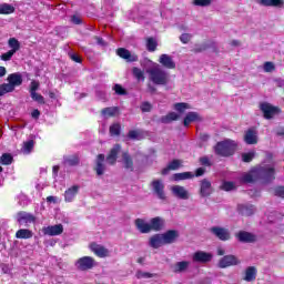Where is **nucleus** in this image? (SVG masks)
<instances>
[{
  "mask_svg": "<svg viewBox=\"0 0 284 284\" xmlns=\"http://www.w3.org/2000/svg\"><path fill=\"white\" fill-rule=\"evenodd\" d=\"M276 171L274 170V164H261L252 169L248 173L242 175L243 183H254V181H264L265 183H270L276 179L274 176Z\"/></svg>",
  "mask_w": 284,
  "mask_h": 284,
  "instance_id": "1",
  "label": "nucleus"
},
{
  "mask_svg": "<svg viewBox=\"0 0 284 284\" xmlns=\"http://www.w3.org/2000/svg\"><path fill=\"white\" fill-rule=\"evenodd\" d=\"M146 74H149V80H151L154 85H168V83H170V73L158 63L148 68Z\"/></svg>",
  "mask_w": 284,
  "mask_h": 284,
  "instance_id": "2",
  "label": "nucleus"
},
{
  "mask_svg": "<svg viewBox=\"0 0 284 284\" xmlns=\"http://www.w3.org/2000/svg\"><path fill=\"white\" fill-rule=\"evenodd\" d=\"M237 145L236 141L224 140L215 145V154H219L220 156H232V154L236 152Z\"/></svg>",
  "mask_w": 284,
  "mask_h": 284,
  "instance_id": "3",
  "label": "nucleus"
},
{
  "mask_svg": "<svg viewBox=\"0 0 284 284\" xmlns=\"http://www.w3.org/2000/svg\"><path fill=\"white\" fill-rule=\"evenodd\" d=\"M97 265H99V263L97 260H94V257L91 256L80 257L75 262V267L80 270V272H88V270H93V267H97Z\"/></svg>",
  "mask_w": 284,
  "mask_h": 284,
  "instance_id": "4",
  "label": "nucleus"
},
{
  "mask_svg": "<svg viewBox=\"0 0 284 284\" xmlns=\"http://www.w3.org/2000/svg\"><path fill=\"white\" fill-rule=\"evenodd\" d=\"M16 219L19 225L23 227H30L37 223V216L26 211L18 212Z\"/></svg>",
  "mask_w": 284,
  "mask_h": 284,
  "instance_id": "5",
  "label": "nucleus"
},
{
  "mask_svg": "<svg viewBox=\"0 0 284 284\" xmlns=\"http://www.w3.org/2000/svg\"><path fill=\"white\" fill-rule=\"evenodd\" d=\"M236 265H241V260L232 254L224 255L217 262V267H220V270H226V267H234Z\"/></svg>",
  "mask_w": 284,
  "mask_h": 284,
  "instance_id": "6",
  "label": "nucleus"
},
{
  "mask_svg": "<svg viewBox=\"0 0 284 284\" xmlns=\"http://www.w3.org/2000/svg\"><path fill=\"white\" fill-rule=\"evenodd\" d=\"M211 234L213 236H216L220 241H230L232 239V234L230 233V230L221 226H213L210 229Z\"/></svg>",
  "mask_w": 284,
  "mask_h": 284,
  "instance_id": "7",
  "label": "nucleus"
},
{
  "mask_svg": "<svg viewBox=\"0 0 284 284\" xmlns=\"http://www.w3.org/2000/svg\"><path fill=\"white\" fill-rule=\"evenodd\" d=\"M171 192L175 199H180L181 201H187L190 199V191L185 186L173 185L171 186Z\"/></svg>",
  "mask_w": 284,
  "mask_h": 284,
  "instance_id": "8",
  "label": "nucleus"
},
{
  "mask_svg": "<svg viewBox=\"0 0 284 284\" xmlns=\"http://www.w3.org/2000/svg\"><path fill=\"white\" fill-rule=\"evenodd\" d=\"M260 109L264 114V119H273L275 114H278L281 112V109L273 106L270 103H262L260 105Z\"/></svg>",
  "mask_w": 284,
  "mask_h": 284,
  "instance_id": "9",
  "label": "nucleus"
},
{
  "mask_svg": "<svg viewBox=\"0 0 284 284\" xmlns=\"http://www.w3.org/2000/svg\"><path fill=\"white\" fill-rule=\"evenodd\" d=\"M201 121H203L201 114H199V112L192 111L186 113V115L184 116L183 125L184 128H190L192 123H201Z\"/></svg>",
  "mask_w": 284,
  "mask_h": 284,
  "instance_id": "10",
  "label": "nucleus"
},
{
  "mask_svg": "<svg viewBox=\"0 0 284 284\" xmlns=\"http://www.w3.org/2000/svg\"><path fill=\"white\" fill-rule=\"evenodd\" d=\"M89 247H90L91 252H93V254H95V256H99V258H105V257L110 256V251L101 244L92 243V244H90Z\"/></svg>",
  "mask_w": 284,
  "mask_h": 284,
  "instance_id": "11",
  "label": "nucleus"
},
{
  "mask_svg": "<svg viewBox=\"0 0 284 284\" xmlns=\"http://www.w3.org/2000/svg\"><path fill=\"white\" fill-rule=\"evenodd\" d=\"M152 187H153V192H154V194H156L158 199L165 201V185L163 184V181H161V180L153 181Z\"/></svg>",
  "mask_w": 284,
  "mask_h": 284,
  "instance_id": "12",
  "label": "nucleus"
},
{
  "mask_svg": "<svg viewBox=\"0 0 284 284\" xmlns=\"http://www.w3.org/2000/svg\"><path fill=\"white\" fill-rule=\"evenodd\" d=\"M116 54H118V57H120L121 59H124L129 63H134V61H139V55H136L123 48L118 49Z\"/></svg>",
  "mask_w": 284,
  "mask_h": 284,
  "instance_id": "13",
  "label": "nucleus"
},
{
  "mask_svg": "<svg viewBox=\"0 0 284 284\" xmlns=\"http://www.w3.org/2000/svg\"><path fill=\"white\" fill-rule=\"evenodd\" d=\"M119 154H121V146L120 144H115L106 156V163H109V165H114L116 163V159H119Z\"/></svg>",
  "mask_w": 284,
  "mask_h": 284,
  "instance_id": "14",
  "label": "nucleus"
},
{
  "mask_svg": "<svg viewBox=\"0 0 284 284\" xmlns=\"http://www.w3.org/2000/svg\"><path fill=\"white\" fill-rule=\"evenodd\" d=\"M244 141L247 145H256L258 143V133L254 129H248L244 134Z\"/></svg>",
  "mask_w": 284,
  "mask_h": 284,
  "instance_id": "15",
  "label": "nucleus"
},
{
  "mask_svg": "<svg viewBox=\"0 0 284 284\" xmlns=\"http://www.w3.org/2000/svg\"><path fill=\"white\" fill-rule=\"evenodd\" d=\"M149 225L151 232H161V230H163V226L165 225V220H163V217L160 216L152 217L149 221Z\"/></svg>",
  "mask_w": 284,
  "mask_h": 284,
  "instance_id": "16",
  "label": "nucleus"
},
{
  "mask_svg": "<svg viewBox=\"0 0 284 284\" xmlns=\"http://www.w3.org/2000/svg\"><path fill=\"white\" fill-rule=\"evenodd\" d=\"M159 63H161V65L168 70H174V68H176V62H174L172 55L165 53L160 55Z\"/></svg>",
  "mask_w": 284,
  "mask_h": 284,
  "instance_id": "17",
  "label": "nucleus"
},
{
  "mask_svg": "<svg viewBox=\"0 0 284 284\" xmlns=\"http://www.w3.org/2000/svg\"><path fill=\"white\" fill-rule=\"evenodd\" d=\"M212 253H205L203 251H197L193 254L194 263H210L212 261Z\"/></svg>",
  "mask_w": 284,
  "mask_h": 284,
  "instance_id": "18",
  "label": "nucleus"
},
{
  "mask_svg": "<svg viewBox=\"0 0 284 284\" xmlns=\"http://www.w3.org/2000/svg\"><path fill=\"white\" fill-rule=\"evenodd\" d=\"M8 84L11 89L19 88L23 83V77L20 73H11L7 78Z\"/></svg>",
  "mask_w": 284,
  "mask_h": 284,
  "instance_id": "19",
  "label": "nucleus"
},
{
  "mask_svg": "<svg viewBox=\"0 0 284 284\" xmlns=\"http://www.w3.org/2000/svg\"><path fill=\"white\" fill-rule=\"evenodd\" d=\"M95 172L98 176L105 174V155L99 154L95 160Z\"/></svg>",
  "mask_w": 284,
  "mask_h": 284,
  "instance_id": "20",
  "label": "nucleus"
},
{
  "mask_svg": "<svg viewBox=\"0 0 284 284\" xmlns=\"http://www.w3.org/2000/svg\"><path fill=\"white\" fill-rule=\"evenodd\" d=\"M211 194H212V183L207 179L202 180L200 182V195L205 199Z\"/></svg>",
  "mask_w": 284,
  "mask_h": 284,
  "instance_id": "21",
  "label": "nucleus"
},
{
  "mask_svg": "<svg viewBox=\"0 0 284 284\" xmlns=\"http://www.w3.org/2000/svg\"><path fill=\"white\" fill-rule=\"evenodd\" d=\"M134 225L141 234H150L151 232L150 222L145 221L144 219H136L134 221Z\"/></svg>",
  "mask_w": 284,
  "mask_h": 284,
  "instance_id": "22",
  "label": "nucleus"
},
{
  "mask_svg": "<svg viewBox=\"0 0 284 284\" xmlns=\"http://www.w3.org/2000/svg\"><path fill=\"white\" fill-rule=\"evenodd\" d=\"M257 274L258 271L256 270V266H248L244 271L243 280L246 281V283H254V281H256Z\"/></svg>",
  "mask_w": 284,
  "mask_h": 284,
  "instance_id": "23",
  "label": "nucleus"
},
{
  "mask_svg": "<svg viewBox=\"0 0 284 284\" xmlns=\"http://www.w3.org/2000/svg\"><path fill=\"white\" fill-rule=\"evenodd\" d=\"M236 239L241 242V243H254L256 242V235L250 233V232H245V231H240L236 234Z\"/></svg>",
  "mask_w": 284,
  "mask_h": 284,
  "instance_id": "24",
  "label": "nucleus"
},
{
  "mask_svg": "<svg viewBox=\"0 0 284 284\" xmlns=\"http://www.w3.org/2000/svg\"><path fill=\"white\" fill-rule=\"evenodd\" d=\"M43 233L48 236H59V234H63V225L55 224L52 226H47L43 229Z\"/></svg>",
  "mask_w": 284,
  "mask_h": 284,
  "instance_id": "25",
  "label": "nucleus"
},
{
  "mask_svg": "<svg viewBox=\"0 0 284 284\" xmlns=\"http://www.w3.org/2000/svg\"><path fill=\"white\" fill-rule=\"evenodd\" d=\"M150 247H153V250H159V247H162V245H165V242L163 241L162 234H155L152 235L149 240Z\"/></svg>",
  "mask_w": 284,
  "mask_h": 284,
  "instance_id": "26",
  "label": "nucleus"
},
{
  "mask_svg": "<svg viewBox=\"0 0 284 284\" xmlns=\"http://www.w3.org/2000/svg\"><path fill=\"white\" fill-rule=\"evenodd\" d=\"M162 239L164 241V245H171V243H175L176 239H179V232L171 230L162 234Z\"/></svg>",
  "mask_w": 284,
  "mask_h": 284,
  "instance_id": "27",
  "label": "nucleus"
},
{
  "mask_svg": "<svg viewBox=\"0 0 284 284\" xmlns=\"http://www.w3.org/2000/svg\"><path fill=\"white\" fill-rule=\"evenodd\" d=\"M189 268H190L189 261L176 262L175 264L172 265V270L175 274H181L183 272H187Z\"/></svg>",
  "mask_w": 284,
  "mask_h": 284,
  "instance_id": "28",
  "label": "nucleus"
},
{
  "mask_svg": "<svg viewBox=\"0 0 284 284\" xmlns=\"http://www.w3.org/2000/svg\"><path fill=\"white\" fill-rule=\"evenodd\" d=\"M122 163L125 170H134V162L128 152H122Z\"/></svg>",
  "mask_w": 284,
  "mask_h": 284,
  "instance_id": "29",
  "label": "nucleus"
},
{
  "mask_svg": "<svg viewBox=\"0 0 284 284\" xmlns=\"http://www.w3.org/2000/svg\"><path fill=\"white\" fill-rule=\"evenodd\" d=\"M239 212L243 216H252V214H254V205H251V204H240L239 205Z\"/></svg>",
  "mask_w": 284,
  "mask_h": 284,
  "instance_id": "30",
  "label": "nucleus"
},
{
  "mask_svg": "<svg viewBox=\"0 0 284 284\" xmlns=\"http://www.w3.org/2000/svg\"><path fill=\"white\" fill-rule=\"evenodd\" d=\"M181 165H183V162L181 160H173L165 169L162 170V174H169L170 170H179Z\"/></svg>",
  "mask_w": 284,
  "mask_h": 284,
  "instance_id": "31",
  "label": "nucleus"
},
{
  "mask_svg": "<svg viewBox=\"0 0 284 284\" xmlns=\"http://www.w3.org/2000/svg\"><path fill=\"white\" fill-rule=\"evenodd\" d=\"M34 235V233H32L31 230L29 229H20L16 232V239H32V236Z\"/></svg>",
  "mask_w": 284,
  "mask_h": 284,
  "instance_id": "32",
  "label": "nucleus"
},
{
  "mask_svg": "<svg viewBox=\"0 0 284 284\" xmlns=\"http://www.w3.org/2000/svg\"><path fill=\"white\" fill-rule=\"evenodd\" d=\"M187 179H194V173L183 172V173H175L173 175V181H187Z\"/></svg>",
  "mask_w": 284,
  "mask_h": 284,
  "instance_id": "33",
  "label": "nucleus"
},
{
  "mask_svg": "<svg viewBox=\"0 0 284 284\" xmlns=\"http://www.w3.org/2000/svg\"><path fill=\"white\" fill-rule=\"evenodd\" d=\"M257 3H260V6L281 8L283 6V0H257Z\"/></svg>",
  "mask_w": 284,
  "mask_h": 284,
  "instance_id": "34",
  "label": "nucleus"
},
{
  "mask_svg": "<svg viewBox=\"0 0 284 284\" xmlns=\"http://www.w3.org/2000/svg\"><path fill=\"white\" fill-rule=\"evenodd\" d=\"M8 45L9 48H11V51L16 54L17 52H19V50H21V43L19 42V40H17V38H10L8 41Z\"/></svg>",
  "mask_w": 284,
  "mask_h": 284,
  "instance_id": "35",
  "label": "nucleus"
},
{
  "mask_svg": "<svg viewBox=\"0 0 284 284\" xmlns=\"http://www.w3.org/2000/svg\"><path fill=\"white\" fill-rule=\"evenodd\" d=\"M173 110H175L180 114H183V112H185V110H192V106L189 103L179 102V103L173 104Z\"/></svg>",
  "mask_w": 284,
  "mask_h": 284,
  "instance_id": "36",
  "label": "nucleus"
},
{
  "mask_svg": "<svg viewBox=\"0 0 284 284\" xmlns=\"http://www.w3.org/2000/svg\"><path fill=\"white\" fill-rule=\"evenodd\" d=\"M13 162H14V158L10 153H3L0 156L1 165H12Z\"/></svg>",
  "mask_w": 284,
  "mask_h": 284,
  "instance_id": "37",
  "label": "nucleus"
},
{
  "mask_svg": "<svg viewBox=\"0 0 284 284\" xmlns=\"http://www.w3.org/2000/svg\"><path fill=\"white\" fill-rule=\"evenodd\" d=\"M118 112L119 108L110 106L102 110V115H104L105 119H109V116H115Z\"/></svg>",
  "mask_w": 284,
  "mask_h": 284,
  "instance_id": "38",
  "label": "nucleus"
},
{
  "mask_svg": "<svg viewBox=\"0 0 284 284\" xmlns=\"http://www.w3.org/2000/svg\"><path fill=\"white\" fill-rule=\"evenodd\" d=\"M14 7L12 4L2 3L0 4V14H13Z\"/></svg>",
  "mask_w": 284,
  "mask_h": 284,
  "instance_id": "39",
  "label": "nucleus"
},
{
  "mask_svg": "<svg viewBox=\"0 0 284 284\" xmlns=\"http://www.w3.org/2000/svg\"><path fill=\"white\" fill-rule=\"evenodd\" d=\"M171 121H179V113L170 112L168 115L162 118V123H171Z\"/></svg>",
  "mask_w": 284,
  "mask_h": 284,
  "instance_id": "40",
  "label": "nucleus"
},
{
  "mask_svg": "<svg viewBox=\"0 0 284 284\" xmlns=\"http://www.w3.org/2000/svg\"><path fill=\"white\" fill-rule=\"evenodd\" d=\"M30 95H31V99L37 103H39L40 105H45V98H43V95H41L40 93L33 92V93H30Z\"/></svg>",
  "mask_w": 284,
  "mask_h": 284,
  "instance_id": "41",
  "label": "nucleus"
},
{
  "mask_svg": "<svg viewBox=\"0 0 284 284\" xmlns=\"http://www.w3.org/2000/svg\"><path fill=\"white\" fill-rule=\"evenodd\" d=\"M111 136H119L121 134V124L114 123L110 126Z\"/></svg>",
  "mask_w": 284,
  "mask_h": 284,
  "instance_id": "42",
  "label": "nucleus"
},
{
  "mask_svg": "<svg viewBox=\"0 0 284 284\" xmlns=\"http://www.w3.org/2000/svg\"><path fill=\"white\" fill-rule=\"evenodd\" d=\"M10 92H14V90L8 83L0 84V97H4V94Z\"/></svg>",
  "mask_w": 284,
  "mask_h": 284,
  "instance_id": "43",
  "label": "nucleus"
},
{
  "mask_svg": "<svg viewBox=\"0 0 284 284\" xmlns=\"http://www.w3.org/2000/svg\"><path fill=\"white\" fill-rule=\"evenodd\" d=\"M135 276H136V278H154V276H156V274L138 271Z\"/></svg>",
  "mask_w": 284,
  "mask_h": 284,
  "instance_id": "44",
  "label": "nucleus"
},
{
  "mask_svg": "<svg viewBox=\"0 0 284 284\" xmlns=\"http://www.w3.org/2000/svg\"><path fill=\"white\" fill-rule=\"evenodd\" d=\"M146 48L149 52H154L156 50V40H154L153 38H149L146 40Z\"/></svg>",
  "mask_w": 284,
  "mask_h": 284,
  "instance_id": "45",
  "label": "nucleus"
},
{
  "mask_svg": "<svg viewBox=\"0 0 284 284\" xmlns=\"http://www.w3.org/2000/svg\"><path fill=\"white\" fill-rule=\"evenodd\" d=\"M236 189V184L234 182H223L222 190L225 192H232V190Z\"/></svg>",
  "mask_w": 284,
  "mask_h": 284,
  "instance_id": "46",
  "label": "nucleus"
},
{
  "mask_svg": "<svg viewBox=\"0 0 284 284\" xmlns=\"http://www.w3.org/2000/svg\"><path fill=\"white\" fill-rule=\"evenodd\" d=\"M211 4H212V0H193V6H200L202 8H205Z\"/></svg>",
  "mask_w": 284,
  "mask_h": 284,
  "instance_id": "47",
  "label": "nucleus"
},
{
  "mask_svg": "<svg viewBox=\"0 0 284 284\" xmlns=\"http://www.w3.org/2000/svg\"><path fill=\"white\" fill-rule=\"evenodd\" d=\"M14 54H16L14 51L9 50L8 52L2 53L0 55V59H1V61H10L12 59V57H14Z\"/></svg>",
  "mask_w": 284,
  "mask_h": 284,
  "instance_id": "48",
  "label": "nucleus"
},
{
  "mask_svg": "<svg viewBox=\"0 0 284 284\" xmlns=\"http://www.w3.org/2000/svg\"><path fill=\"white\" fill-rule=\"evenodd\" d=\"M254 154H255L254 151L244 153L242 154V160L244 161V163H250L252 159H254Z\"/></svg>",
  "mask_w": 284,
  "mask_h": 284,
  "instance_id": "49",
  "label": "nucleus"
},
{
  "mask_svg": "<svg viewBox=\"0 0 284 284\" xmlns=\"http://www.w3.org/2000/svg\"><path fill=\"white\" fill-rule=\"evenodd\" d=\"M133 74L136 79H139V81H143L145 79V77H143V71L139 68H133Z\"/></svg>",
  "mask_w": 284,
  "mask_h": 284,
  "instance_id": "50",
  "label": "nucleus"
},
{
  "mask_svg": "<svg viewBox=\"0 0 284 284\" xmlns=\"http://www.w3.org/2000/svg\"><path fill=\"white\" fill-rule=\"evenodd\" d=\"M129 139H135L136 141H139L141 139V131H130L128 134Z\"/></svg>",
  "mask_w": 284,
  "mask_h": 284,
  "instance_id": "51",
  "label": "nucleus"
},
{
  "mask_svg": "<svg viewBox=\"0 0 284 284\" xmlns=\"http://www.w3.org/2000/svg\"><path fill=\"white\" fill-rule=\"evenodd\" d=\"M33 149H34L33 140H29V141L24 142V152H32Z\"/></svg>",
  "mask_w": 284,
  "mask_h": 284,
  "instance_id": "52",
  "label": "nucleus"
},
{
  "mask_svg": "<svg viewBox=\"0 0 284 284\" xmlns=\"http://www.w3.org/2000/svg\"><path fill=\"white\" fill-rule=\"evenodd\" d=\"M39 81L32 80L30 84V94L37 92L39 90Z\"/></svg>",
  "mask_w": 284,
  "mask_h": 284,
  "instance_id": "53",
  "label": "nucleus"
},
{
  "mask_svg": "<svg viewBox=\"0 0 284 284\" xmlns=\"http://www.w3.org/2000/svg\"><path fill=\"white\" fill-rule=\"evenodd\" d=\"M275 196H280V199H284V186H277L274 190Z\"/></svg>",
  "mask_w": 284,
  "mask_h": 284,
  "instance_id": "54",
  "label": "nucleus"
},
{
  "mask_svg": "<svg viewBox=\"0 0 284 284\" xmlns=\"http://www.w3.org/2000/svg\"><path fill=\"white\" fill-rule=\"evenodd\" d=\"M191 40H192V34L190 33H183L180 37V41H182L183 43H190Z\"/></svg>",
  "mask_w": 284,
  "mask_h": 284,
  "instance_id": "55",
  "label": "nucleus"
},
{
  "mask_svg": "<svg viewBox=\"0 0 284 284\" xmlns=\"http://www.w3.org/2000/svg\"><path fill=\"white\" fill-rule=\"evenodd\" d=\"M64 199H65L67 203H72V187L68 189L64 192Z\"/></svg>",
  "mask_w": 284,
  "mask_h": 284,
  "instance_id": "56",
  "label": "nucleus"
},
{
  "mask_svg": "<svg viewBox=\"0 0 284 284\" xmlns=\"http://www.w3.org/2000/svg\"><path fill=\"white\" fill-rule=\"evenodd\" d=\"M113 90H114L115 94H120V95L125 94V89H123V87H121L120 84H115L113 87Z\"/></svg>",
  "mask_w": 284,
  "mask_h": 284,
  "instance_id": "57",
  "label": "nucleus"
},
{
  "mask_svg": "<svg viewBox=\"0 0 284 284\" xmlns=\"http://www.w3.org/2000/svg\"><path fill=\"white\" fill-rule=\"evenodd\" d=\"M264 72H274V63L265 62L264 63Z\"/></svg>",
  "mask_w": 284,
  "mask_h": 284,
  "instance_id": "58",
  "label": "nucleus"
},
{
  "mask_svg": "<svg viewBox=\"0 0 284 284\" xmlns=\"http://www.w3.org/2000/svg\"><path fill=\"white\" fill-rule=\"evenodd\" d=\"M141 110L142 112H150V110H152V104H150L149 102H143L141 105Z\"/></svg>",
  "mask_w": 284,
  "mask_h": 284,
  "instance_id": "59",
  "label": "nucleus"
},
{
  "mask_svg": "<svg viewBox=\"0 0 284 284\" xmlns=\"http://www.w3.org/2000/svg\"><path fill=\"white\" fill-rule=\"evenodd\" d=\"M200 163L201 165H205L206 168H210V165H212V163L210 162V158L207 156L201 158Z\"/></svg>",
  "mask_w": 284,
  "mask_h": 284,
  "instance_id": "60",
  "label": "nucleus"
},
{
  "mask_svg": "<svg viewBox=\"0 0 284 284\" xmlns=\"http://www.w3.org/2000/svg\"><path fill=\"white\" fill-rule=\"evenodd\" d=\"M72 23H74L75 26H80V23H82L81 17L72 16Z\"/></svg>",
  "mask_w": 284,
  "mask_h": 284,
  "instance_id": "61",
  "label": "nucleus"
},
{
  "mask_svg": "<svg viewBox=\"0 0 284 284\" xmlns=\"http://www.w3.org/2000/svg\"><path fill=\"white\" fill-rule=\"evenodd\" d=\"M32 119H39V116H41V111H39L38 109H34L31 113Z\"/></svg>",
  "mask_w": 284,
  "mask_h": 284,
  "instance_id": "62",
  "label": "nucleus"
},
{
  "mask_svg": "<svg viewBox=\"0 0 284 284\" xmlns=\"http://www.w3.org/2000/svg\"><path fill=\"white\" fill-rule=\"evenodd\" d=\"M205 174V170L203 168H199L195 171V176H203Z\"/></svg>",
  "mask_w": 284,
  "mask_h": 284,
  "instance_id": "63",
  "label": "nucleus"
},
{
  "mask_svg": "<svg viewBox=\"0 0 284 284\" xmlns=\"http://www.w3.org/2000/svg\"><path fill=\"white\" fill-rule=\"evenodd\" d=\"M72 61H74L75 63H81L82 59H81V57L77 55V53H73Z\"/></svg>",
  "mask_w": 284,
  "mask_h": 284,
  "instance_id": "64",
  "label": "nucleus"
}]
</instances>
